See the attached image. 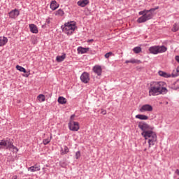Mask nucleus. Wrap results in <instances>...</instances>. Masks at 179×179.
<instances>
[{
  "label": "nucleus",
  "instance_id": "nucleus-41",
  "mask_svg": "<svg viewBox=\"0 0 179 179\" xmlns=\"http://www.w3.org/2000/svg\"><path fill=\"white\" fill-rule=\"evenodd\" d=\"M125 64H129V60H126Z\"/></svg>",
  "mask_w": 179,
  "mask_h": 179
},
{
  "label": "nucleus",
  "instance_id": "nucleus-16",
  "mask_svg": "<svg viewBox=\"0 0 179 179\" xmlns=\"http://www.w3.org/2000/svg\"><path fill=\"white\" fill-rule=\"evenodd\" d=\"M77 51L78 54H86L89 51V48L78 47Z\"/></svg>",
  "mask_w": 179,
  "mask_h": 179
},
{
  "label": "nucleus",
  "instance_id": "nucleus-1",
  "mask_svg": "<svg viewBox=\"0 0 179 179\" xmlns=\"http://www.w3.org/2000/svg\"><path fill=\"white\" fill-rule=\"evenodd\" d=\"M166 86V83L163 81L153 83L150 85V87L149 88V96H159V94H166L169 90H167Z\"/></svg>",
  "mask_w": 179,
  "mask_h": 179
},
{
  "label": "nucleus",
  "instance_id": "nucleus-14",
  "mask_svg": "<svg viewBox=\"0 0 179 179\" xmlns=\"http://www.w3.org/2000/svg\"><path fill=\"white\" fill-rule=\"evenodd\" d=\"M29 29L31 33H34V34H37V33H38V29L37 28V26L34 24H29Z\"/></svg>",
  "mask_w": 179,
  "mask_h": 179
},
{
  "label": "nucleus",
  "instance_id": "nucleus-7",
  "mask_svg": "<svg viewBox=\"0 0 179 179\" xmlns=\"http://www.w3.org/2000/svg\"><path fill=\"white\" fill-rule=\"evenodd\" d=\"M138 128L142 130V132H149V131H151L152 129H154L155 128L152 127H150V125L148 124V123L145 122H140L138 125Z\"/></svg>",
  "mask_w": 179,
  "mask_h": 179
},
{
  "label": "nucleus",
  "instance_id": "nucleus-4",
  "mask_svg": "<svg viewBox=\"0 0 179 179\" xmlns=\"http://www.w3.org/2000/svg\"><path fill=\"white\" fill-rule=\"evenodd\" d=\"M61 29L62 30V32L65 33V34H67V36H72L75 30L78 29V27H76V22L70 21L66 22L64 25H62Z\"/></svg>",
  "mask_w": 179,
  "mask_h": 179
},
{
  "label": "nucleus",
  "instance_id": "nucleus-9",
  "mask_svg": "<svg viewBox=\"0 0 179 179\" xmlns=\"http://www.w3.org/2000/svg\"><path fill=\"white\" fill-rule=\"evenodd\" d=\"M80 79L83 83L87 84L90 80V74H89L87 72H83L81 74Z\"/></svg>",
  "mask_w": 179,
  "mask_h": 179
},
{
  "label": "nucleus",
  "instance_id": "nucleus-15",
  "mask_svg": "<svg viewBox=\"0 0 179 179\" xmlns=\"http://www.w3.org/2000/svg\"><path fill=\"white\" fill-rule=\"evenodd\" d=\"M77 5L81 8H85V6L89 5V0H80L77 2Z\"/></svg>",
  "mask_w": 179,
  "mask_h": 179
},
{
  "label": "nucleus",
  "instance_id": "nucleus-18",
  "mask_svg": "<svg viewBox=\"0 0 179 179\" xmlns=\"http://www.w3.org/2000/svg\"><path fill=\"white\" fill-rule=\"evenodd\" d=\"M158 75H159V76H162V78H171V75L163 71H159L158 72Z\"/></svg>",
  "mask_w": 179,
  "mask_h": 179
},
{
  "label": "nucleus",
  "instance_id": "nucleus-12",
  "mask_svg": "<svg viewBox=\"0 0 179 179\" xmlns=\"http://www.w3.org/2000/svg\"><path fill=\"white\" fill-rule=\"evenodd\" d=\"M93 72L96 73L98 76H101L103 70L101 69V66L96 65L92 69Z\"/></svg>",
  "mask_w": 179,
  "mask_h": 179
},
{
  "label": "nucleus",
  "instance_id": "nucleus-20",
  "mask_svg": "<svg viewBox=\"0 0 179 179\" xmlns=\"http://www.w3.org/2000/svg\"><path fill=\"white\" fill-rule=\"evenodd\" d=\"M65 58H66V55L65 53H64L61 56H57L56 61H57V62H62V61H64V59H65Z\"/></svg>",
  "mask_w": 179,
  "mask_h": 179
},
{
  "label": "nucleus",
  "instance_id": "nucleus-5",
  "mask_svg": "<svg viewBox=\"0 0 179 179\" xmlns=\"http://www.w3.org/2000/svg\"><path fill=\"white\" fill-rule=\"evenodd\" d=\"M0 146H1L2 148H4V149H7L8 150H10L11 149H13V150H15L16 153H17V152H19V149H17V147L13 145V140L7 138H4L1 141H0Z\"/></svg>",
  "mask_w": 179,
  "mask_h": 179
},
{
  "label": "nucleus",
  "instance_id": "nucleus-22",
  "mask_svg": "<svg viewBox=\"0 0 179 179\" xmlns=\"http://www.w3.org/2000/svg\"><path fill=\"white\" fill-rule=\"evenodd\" d=\"M178 30H179V23L176 22L171 29V31H173V33H176V31H178Z\"/></svg>",
  "mask_w": 179,
  "mask_h": 179
},
{
  "label": "nucleus",
  "instance_id": "nucleus-13",
  "mask_svg": "<svg viewBox=\"0 0 179 179\" xmlns=\"http://www.w3.org/2000/svg\"><path fill=\"white\" fill-rule=\"evenodd\" d=\"M50 9H52V10H55L57 9H58V8H59V4H58L57 3V1L55 0H52L51 2H50Z\"/></svg>",
  "mask_w": 179,
  "mask_h": 179
},
{
  "label": "nucleus",
  "instance_id": "nucleus-2",
  "mask_svg": "<svg viewBox=\"0 0 179 179\" xmlns=\"http://www.w3.org/2000/svg\"><path fill=\"white\" fill-rule=\"evenodd\" d=\"M157 9H159V6L150 8V10L145 9L140 11L138 15L142 16L138 18L137 23H145V22H148V20L153 19V12H155V10H157Z\"/></svg>",
  "mask_w": 179,
  "mask_h": 179
},
{
  "label": "nucleus",
  "instance_id": "nucleus-21",
  "mask_svg": "<svg viewBox=\"0 0 179 179\" xmlns=\"http://www.w3.org/2000/svg\"><path fill=\"white\" fill-rule=\"evenodd\" d=\"M29 171L34 173V171H40V166H32L28 169Z\"/></svg>",
  "mask_w": 179,
  "mask_h": 179
},
{
  "label": "nucleus",
  "instance_id": "nucleus-29",
  "mask_svg": "<svg viewBox=\"0 0 179 179\" xmlns=\"http://www.w3.org/2000/svg\"><path fill=\"white\" fill-rule=\"evenodd\" d=\"M38 99L41 102L45 101V96H44V94H39L38 96Z\"/></svg>",
  "mask_w": 179,
  "mask_h": 179
},
{
  "label": "nucleus",
  "instance_id": "nucleus-35",
  "mask_svg": "<svg viewBox=\"0 0 179 179\" xmlns=\"http://www.w3.org/2000/svg\"><path fill=\"white\" fill-rule=\"evenodd\" d=\"M75 118V115H72L70 117V121H73V119Z\"/></svg>",
  "mask_w": 179,
  "mask_h": 179
},
{
  "label": "nucleus",
  "instance_id": "nucleus-37",
  "mask_svg": "<svg viewBox=\"0 0 179 179\" xmlns=\"http://www.w3.org/2000/svg\"><path fill=\"white\" fill-rule=\"evenodd\" d=\"M47 24H43V25H42V29H46L47 28Z\"/></svg>",
  "mask_w": 179,
  "mask_h": 179
},
{
  "label": "nucleus",
  "instance_id": "nucleus-8",
  "mask_svg": "<svg viewBox=\"0 0 179 179\" xmlns=\"http://www.w3.org/2000/svg\"><path fill=\"white\" fill-rule=\"evenodd\" d=\"M69 128L70 131H79V122H75L73 120H70L69 123Z\"/></svg>",
  "mask_w": 179,
  "mask_h": 179
},
{
  "label": "nucleus",
  "instance_id": "nucleus-26",
  "mask_svg": "<svg viewBox=\"0 0 179 179\" xmlns=\"http://www.w3.org/2000/svg\"><path fill=\"white\" fill-rule=\"evenodd\" d=\"M134 54H139V52H142V48L139 46H136L133 49Z\"/></svg>",
  "mask_w": 179,
  "mask_h": 179
},
{
  "label": "nucleus",
  "instance_id": "nucleus-30",
  "mask_svg": "<svg viewBox=\"0 0 179 179\" xmlns=\"http://www.w3.org/2000/svg\"><path fill=\"white\" fill-rule=\"evenodd\" d=\"M67 153H69V148L66 146H64V151L62 152V155H66Z\"/></svg>",
  "mask_w": 179,
  "mask_h": 179
},
{
  "label": "nucleus",
  "instance_id": "nucleus-32",
  "mask_svg": "<svg viewBox=\"0 0 179 179\" xmlns=\"http://www.w3.org/2000/svg\"><path fill=\"white\" fill-rule=\"evenodd\" d=\"M80 157V151H77L76 152V159H79Z\"/></svg>",
  "mask_w": 179,
  "mask_h": 179
},
{
  "label": "nucleus",
  "instance_id": "nucleus-34",
  "mask_svg": "<svg viewBox=\"0 0 179 179\" xmlns=\"http://www.w3.org/2000/svg\"><path fill=\"white\" fill-rule=\"evenodd\" d=\"M101 113L103 114V115H106V114H107V111L102 109Z\"/></svg>",
  "mask_w": 179,
  "mask_h": 179
},
{
  "label": "nucleus",
  "instance_id": "nucleus-27",
  "mask_svg": "<svg viewBox=\"0 0 179 179\" xmlns=\"http://www.w3.org/2000/svg\"><path fill=\"white\" fill-rule=\"evenodd\" d=\"M51 139H52V136H50V138L48 137L47 138L43 139V145H48V143H50V142H51Z\"/></svg>",
  "mask_w": 179,
  "mask_h": 179
},
{
  "label": "nucleus",
  "instance_id": "nucleus-23",
  "mask_svg": "<svg viewBox=\"0 0 179 179\" xmlns=\"http://www.w3.org/2000/svg\"><path fill=\"white\" fill-rule=\"evenodd\" d=\"M57 101L59 104H66V99L64 98V96H59Z\"/></svg>",
  "mask_w": 179,
  "mask_h": 179
},
{
  "label": "nucleus",
  "instance_id": "nucleus-6",
  "mask_svg": "<svg viewBox=\"0 0 179 179\" xmlns=\"http://www.w3.org/2000/svg\"><path fill=\"white\" fill-rule=\"evenodd\" d=\"M148 51L150 54L156 55L157 54H162L167 51V48L164 45H154L149 48Z\"/></svg>",
  "mask_w": 179,
  "mask_h": 179
},
{
  "label": "nucleus",
  "instance_id": "nucleus-10",
  "mask_svg": "<svg viewBox=\"0 0 179 179\" xmlns=\"http://www.w3.org/2000/svg\"><path fill=\"white\" fill-rule=\"evenodd\" d=\"M19 15H20V11L17 8H15L8 13L10 19H16Z\"/></svg>",
  "mask_w": 179,
  "mask_h": 179
},
{
  "label": "nucleus",
  "instance_id": "nucleus-40",
  "mask_svg": "<svg viewBox=\"0 0 179 179\" xmlns=\"http://www.w3.org/2000/svg\"><path fill=\"white\" fill-rule=\"evenodd\" d=\"M11 179H17V176H13Z\"/></svg>",
  "mask_w": 179,
  "mask_h": 179
},
{
  "label": "nucleus",
  "instance_id": "nucleus-38",
  "mask_svg": "<svg viewBox=\"0 0 179 179\" xmlns=\"http://www.w3.org/2000/svg\"><path fill=\"white\" fill-rule=\"evenodd\" d=\"M94 41L93 39H90L87 41V43H93Z\"/></svg>",
  "mask_w": 179,
  "mask_h": 179
},
{
  "label": "nucleus",
  "instance_id": "nucleus-44",
  "mask_svg": "<svg viewBox=\"0 0 179 179\" xmlns=\"http://www.w3.org/2000/svg\"><path fill=\"white\" fill-rule=\"evenodd\" d=\"M26 77L28 78V77H29V75H26Z\"/></svg>",
  "mask_w": 179,
  "mask_h": 179
},
{
  "label": "nucleus",
  "instance_id": "nucleus-17",
  "mask_svg": "<svg viewBox=\"0 0 179 179\" xmlns=\"http://www.w3.org/2000/svg\"><path fill=\"white\" fill-rule=\"evenodd\" d=\"M8 43V38L5 36H0V47H3Z\"/></svg>",
  "mask_w": 179,
  "mask_h": 179
},
{
  "label": "nucleus",
  "instance_id": "nucleus-19",
  "mask_svg": "<svg viewBox=\"0 0 179 179\" xmlns=\"http://www.w3.org/2000/svg\"><path fill=\"white\" fill-rule=\"evenodd\" d=\"M136 118H137L138 120H142L144 121H145L146 120H149V117H148L145 115H141V114L136 115Z\"/></svg>",
  "mask_w": 179,
  "mask_h": 179
},
{
  "label": "nucleus",
  "instance_id": "nucleus-39",
  "mask_svg": "<svg viewBox=\"0 0 179 179\" xmlns=\"http://www.w3.org/2000/svg\"><path fill=\"white\" fill-rule=\"evenodd\" d=\"M176 174H178V176H179V170L176 169L175 171Z\"/></svg>",
  "mask_w": 179,
  "mask_h": 179
},
{
  "label": "nucleus",
  "instance_id": "nucleus-25",
  "mask_svg": "<svg viewBox=\"0 0 179 179\" xmlns=\"http://www.w3.org/2000/svg\"><path fill=\"white\" fill-rule=\"evenodd\" d=\"M56 16H64L65 15V13L64 12L63 9H59L55 12Z\"/></svg>",
  "mask_w": 179,
  "mask_h": 179
},
{
  "label": "nucleus",
  "instance_id": "nucleus-46",
  "mask_svg": "<svg viewBox=\"0 0 179 179\" xmlns=\"http://www.w3.org/2000/svg\"><path fill=\"white\" fill-rule=\"evenodd\" d=\"M118 1H121V0H118Z\"/></svg>",
  "mask_w": 179,
  "mask_h": 179
},
{
  "label": "nucleus",
  "instance_id": "nucleus-33",
  "mask_svg": "<svg viewBox=\"0 0 179 179\" xmlns=\"http://www.w3.org/2000/svg\"><path fill=\"white\" fill-rule=\"evenodd\" d=\"M50 23H51V18H50V17H48V18L46 20L45 24L48 25V24H50Z\"/></svg>",
  "mask_w": 179,
  "mask_h": 179
},
{
  "label": "nucleus",
  "instance_id": "nucleus-43",
  "mask_svg": "<svg viewBox=\"0 0 179 179\" xmlns=\"http://www.w3.org/2000/svg\"><path fill=\"white\" fill-rule=\"evenodd\" d=\"M146 150H147V149H146V148H145V149H144V152H146Z\"/></svg>",
  "mask_w": 179,
  "mask_h": 179
},
{
  "label": "nucleus",
  "instance_id": "nucleus-45",
  "mask_svg": "<svg viewBox=\"0 0 179 179\" xmlns=\"http://www.w3.org/2000/svg\"><path fill=\"white\" fill-rule=\"evenodd\" d=\"M61 167H64V165H61Z\"/></svg>",
  "mask_w": 179,
  "mask_h": 179
},
{
  "label": "nucleus",
  "instance_id": "nucleus-11",
  "mask_svg": "<svg viewBox=\"0 0 179 179\" xmlns=\"http://www.w3.org/2000/svg\"><path fill=\"white\" fill-rule=\"evenodd\" d=\"M140 113H145L146 111H153V107L152 105L149 104H145L141 106V108L139 109Z\"/></svg>",
  "mask_w": 179,
  "mask_h": 179
},
{
  "label": "nucleus",
  "instance_id": "nucleus-28",
  "mask_svg": "<svg viewBox=\"0 0 179 179\" xmlns=\"http://www.w3.org/2000/svg\"><path fill=\"white\" fill-rule=\"evenodd\" d=\"M129 64H141V60L132 58L130 60H129Z\"/></svg>",
  "mask_w": 179,
  "mask_h": 179
},
{
  "label": "nucleus",
  "instance_id": "nucleus-42",
  "mask_svg": "<svg viewBox=\"0 0 179 179\" xmlns=\"http://www.w3.org/2000/svg\"><path fill=\"white\" fill-rule=\"evenodd\" d=\"M52 96V94H49V97H51Z\"/></svg>",
  "mask_w": 179,
  "mask_h": 179
},
{
  "label": "nucleus",
  "instance_id": "nucleus-36",
  "mask_svg": "<svg viewBox=\"0 0 179 179\" xmlns=\"http://www.w3.org/2000/svg\"><path fill=\"white\" fill-rule=\"evenodd\" d=\"M175 59H176V61H177V62L179 63V56L178 55L176 56Z\"/></svg>",
  "mask_w": 179,
  "mask_h": 179
},
{
  "label": "nucleus",
  "instance_id": "nucleus-31",
  "mask_svg": "<svg viewBox=\"0 0 179 179\" xmlns=\"http://www.w3.org/2000/svg\"><path fill=\"white\" fill-rule=\"evenodd\" d=\"M111 55H113L112 52H108L105 55V58L108 59V57H111Z\"/></svg>",
  "mask_w": 179,
  "mask_h": 179
},
{
  "label": "nucleus",
  "instance_id": "nucleus-3",
  "mask_svg": "<svg viewBox=\"0 0 179 179\" xmlns=\"http://www.w3.org/2000/svg\"><path fill=\"white\" fill-rule=\"evenodd\" d=\"M141 135L145 140H148V148L155 146V144L157 141V134H156V132L153 131V129L149 131L142 132Z\"/></svg>",
  "mask_w": 179,
  "mask_h": 179
},
{
  "label": "nucleus",
  "instance_id": "nucleus-24",
  "mask_svg": "<svg viewBox=\"0 0 179 179\" xmlns=\"http://www.w3.org/2000/svg\"><path fill=\"white\" fill-rule=\"evenodd\" d=\"M16 69L17 71H20V72H23L24 73H27V71L26 70V69H24L23 66H19V65H17L16 66Z\"/></svg>",
  "mask_w": 179,
  "mask_h": 179
}]
</instances>
